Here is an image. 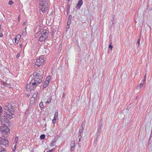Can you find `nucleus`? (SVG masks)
I'll list each match as a JSON object with an SVG mask.
<instances>
[{
  "instance_id": "obj_24",
  "label": "nucleus",
  "mask_w": 152,
  "mask_h": 152,
  "mask_svg": "<svg viewBox=\"0 0 152 152\" xmlns=\"http://www.w3.org/2000/svg\"><path fill=\"white\" fill-rule=\"evenodd\" d=\"M45 138V135L44 134H42L40 136V138L41 139H44Z\"/></svg>"
},
{
  "instance_id": "obj_46",
  "label": "nucleus",
  "mask_w": 152,
  "mask_h": 152,
  "mask_svg": "<svg viewBox=\"0 0 152 152\" xmlns=\"http://www.w3.org/2000/svg\"><path fill=\"white\" fill-rule=\"evenodd\" d=\"M39 33H36V35H37V34H38Z\"/></svg>"
},
{
  "instance_id": "obj_6",
  "label": "nucleus",
  "mask_w": 152,
  "mask_h": 152,
  "mask_svg": "<svg viewBox=\"0 0 152 152\" xmlns=\"http://www.w3.org/2000/svg\"><path fill=\"white\" fill-rule=\"evenodd\" d=\"M0 121L1 124L3 125V126H7L6 124L8 125H9L10 122L9 120L6 117L4 116H1Z\"/></svg>"
},
{
  "instance_id": "obj_18",
  "label": "nucleus",
  "mask_w": 152,
  "mask_h": 152,
  "mask_svg": "<svg viewBox=\"0 0 152 152\" xmlns=\"http://www.w3.org/2000/svg\"><path fill=\"white\" fill-rule=\"evenodd\" d=\"M51 80V77L50 76H48V77L46 78V80L45 81H47L49 82Z\"/></svg>"
},
{
  "instance_id": "obj_20",
  "label": "nucleus",
  "mask_w": 152,
  "mask_h": 152,
  "mask_svg": "<svg viewBox=\"0 0 152 152\" xmlns=\"http://www.w3.org/2000/svg\"><path fill=\"white\" fill-rule=\"evenodd\" d=\"M52 100V97H50L48 99L46 103H49L51 102Z\"/></svg>"
},
{
  "instance_id": "obj_22",
  "label": "nucleus",
  "mask_w": 152,
  "mask_h": 152,
  "mask_svg": "<svg viewBox=\"0 0 152 152\" xmlns=\"http://www.w3.org/2000/svg\"><path fill=\"white\" fill-rule=\"evenodd\" d=\"M140 38H141V35H140L138 39L137 40V44L139 45H140Z\"/></svg>"
},
{
  "instance_id": "obj_23",
  "label": "nucleus",
  "mask_w": 152,
  "mask_h": 152,
  "mask_svg": "<svg viewBox=\"0 0 152 152\" xmlns=\"http://www.w3.org/2000/svg\"><path fill=\"white\" fill-rule=\"evenodd\" d=\"M3 84L6 86H8L9 85V84L7 83L6 82H3Z\"/></svg>"
},
{
  "instance_id": "obj_25",
  "label": "nucleus",
  "mask_w": 152,
  "mask_h": 152,
  "mask_svg": "<svg viewBox=\"0 0 152 152\" xmlns=\"http://www.w3.org/2000/svg\"><path fill=\"white\" fill-rule=\"evenodd\" d=\"M15 144L16 145L18 142V137H16L15 138Z\"/></svg>"
},
{
  "instance_id": "obj_47",
  "label": "nucleus",
  "mask_w": 152,
  "mask_h": 152,
  "mask_svg": "<svg viewBox=\"0 0 152 152\" xmlns=\"http://www.w3.org/2000/svg\"><path fill=\"white\" fill-rule=\"evenodd\" d=\"M80 137H81V135H80Z\"/></svg>"
},
{
  "instance_id": "obj_36",
  "label": "nucleus",
  "mask_w": 152,
  "mask_h": 152,
  "mask_svg": "<svg viewBox=\"0 0 152 152\" xmlns=\"http://www.w3.org/2000/svg\"><path fill=\"white\" fill-rule=\"evenodd\" d=\"M143 85H144V84H143L140 83V84L139 85V87L140 88H142L143 86Z\"/></svg>"
},
{
  "instance_id": "obj_41",
  "label": "nucleus",
  "mask_w": 152,
  "mask_h": 152,
  "mask_svg": "<svg viewBox=\"0 0 152 152\" xmlns=\"http://www.w3.org/2000/svg\"><path fill=\"white\" fill-rule=\"evenodd\" d=\"M54 149V148L52 149L51 150H50V151H50V152H52V151H53V149Z\"/></svg>"
},
{
  "instance_id": "obj_37",
  "label": "nucleus",
  "mask_w": 152,
  "mask_h": 152,
  "mask_svg": "<svg viewBox=\"0 0 152 152\" xmlns=\"http://www.w3.org/2000/svg\"><path fill=\"white\" fill-rule=\"evenodd\" d=\"M20 15H19L18 18V21H19L20 20Z\"/></svg>"
},
{
  "instance_id": "obj_40",
  "label": "nucleus",
  "mask_w": 152,
  "mask_h": 152,
  "mask_svg": "<svg viewBox=\"0 0 152 152\" xmlns=\"http://www.w3.org/2000/svg\"><path fill=\"white\" fill-rule=\"evenodd\" d=\"M65 96L64 93L62 94V96L63 97H64Z\"/></svg>"
},
{
  "instance_id": "obj_32",
  "label": "nucleus",
  "mask_w": 152,
  "mask_h": 152,
  "mask_svg": "<svg viewBox=\"0 0 152 152\" xmlns=\"http://www.w3.org/2000/svg\"><path fill=\"white\" fill-rule=\"evenodd\" d=\"M13 3V2L12 1H10L9 2V4L11 5H12Z\"/></svg>"
},
{
  "instance_id": "obj_27",
  "label": "nucleus",
  "mask_w": 152,
  "mask_h": 152,
  "mask_svg": "<svg viewBox=\"0 0 152 152\" xmlns=\"http://www.w3.org/2000/svg\"><path fill=\"white\" fill-rule=\"evenodd\" d=\"M39 106L40 108H42L43 107V104L42 102H40L39 104Z\"/></svg>"
},
{
  "instance_id": "obj_5",
  "label": "nucleus",
  "mask_w": 152,
  "mask_h": 152,
  "mask_svg": "<svg viewBox=\"0 0 152 152\" xmlns=\"http://www.w3.org/2000/svg\"><path fill=\"white\" fill-rule=\"evenodd\" d=\"M45 59L44 57H39L38 58L36 59V61L35 62V64L38 66L44 64L45 62Z\"/></svg>"
},
{
  "instance_id": "obj_43",
  "label": "nucleus",
  "mask_w": 152,
  "mask_h": 152,
  "mask_svg": "<svg viewBox=\"0 0 152 152\" xmlns=\"http://www.w3.org/2000/svg\"><path fill=\"white\" fill-rule=\"evenodd\" d=\"M99 132H97V136H99Z\"/></svg>"
},
{
  "instance_id": "obj_1",
  "label": "nucleus",
  "mask_w": 152,
  "mask_h": 152,
  "mask_svg": "<svg viewBox=\"0 0 152 152\" xmlns=\"http://www.w3.org/2000/svg\"><path fill=\"white\" fill-rule=\"evenodd\" d=\"M42 71H39L35 72L31 75L29 78V82L26 86V89L28 91L30 90H34L37 85L42 81Z\"/></svg>"
},
{
  "instance_id": "obj_19",
  "label": "nucleus",
  "mask_w": 152,
  "mask_h": 152,
  "mask_svg": "<svg viewBox=\"0 0 152 152\" xmlns=\"http://www.w3.org/2000/svg\"><path fill=\"white\" fill-rule=\"evenodd\" d=\"M146 80V76H145L143 78V80L141 81V83H140L144 84L145 83Z\"/></svg>"
},
{
  "instance_id": "obj_12",
  "label": "nucleus",
  "mask_w": 152,
  "mask_h": 152,
  "mask_svg": "<svg viewBox=\"0 0 152 152\" xmlns=\"http://www.w3.org/2000/svg\"><path fill=\"white\" fill-rule=\"evenodd\" d=\"M58 116V112H56L55 113L54 117L53 119V123H55L54 121H56V118H57V117Z\"/></svg>"
},
{
  "instance_id": "obj_11",
  "label": "nucleus",
  "mask_w": 152,
  "mask_h": 152,
  "mask_svg": "<svg viewBox=\"0 0 152 152\" xmlns=\"http://www.w3.org/2000/svg\"><path fill=\"white\" fill-rule=\"evenodd\" d=\"M71 151H73L75 149V142L74 141H72L71 142Z\"/></svg>"
},
{
  "instance_id": "obj_31",
  "label": "nucleus",
  "mask_w": 152,
  "mask_h": 152,
  "mask_svg": "<svg viewBox=\"0 0 152 152\" xmlns=\"http://www.w3.org/2000/svg\"><path fill=\"white\" fill-rule=\"evenodd\" d=\"M2 107L0 106V116L1 115L2 113Z\"/></svg>"
},
{
  "instance_id": "obj_10",
  "label": "nucleus",
  "mask_w": 152,
  "mask_h": 152,
  "mask_svg": "<svg viewBox=\"0 0 152 152\" xmlns=\"http://www.w3.org/2000/svg\"><path fill=\"white\" fill-rule=\"evenodd\" d=\"M83 4L82 0H79L78 1L76 6V7L78 9H80Z\"/></svg>"
},
{
  "instance_id": "obj_26",
  "label": "nucleus",
  "mask_w": 152,
  "mask_h": 152,
  "mask_svg": "<svg viewBox=\"0 0 152 152\" xmlns=\"http://www.w3.org/2000/svg\"><path fill=\"white\" fill-rule=\"evenodd\" d=\"M83 127L81 126L79 129V133L80 134L81 133H82L83 132Z\"/></svg>"
},
{
  "instance_id": "obj_33",
  "label": "nucleus",
  "mask_w": 152,
  "mask_h": 152,
  "mask_svg": "<svg viewBox=\"0 0 152 152\" xmlns=\"http://www.w3.org/2000/svg\"><path fill=\"white\" fill-rule=\"evenodd\" d=\"M101 127H100V126L98 128V129H97V131L98 132H100V131H101Z\"/></svg>"
},
{
  "instance_id": "obj_45",
  "label": "nucleus",
  "mask_w": 152,
  "mask_h": 152,
  "mask_svg": "<svg viewBox=\"0 0 152 152\" xmlns=\"http://www.w3.org/2000/svg\"><path fill=\"white\" fill-rule=\"evenodd\" d=\"M50 152V151H47V152Z\"/></svg>"
},
{
  "instance_id": "obj_15",
  "label": "nucleus",
  "mask_w": 152,
  "mask_h": 152,
  "mask_svg": "<svg viewBox=\"0 0 152 152\" xmlns=\"http://www.w3.org/2000/svg\"><path fill=\"white\" fill-rule=\"evenodd\" d=\"M72 18L71 15H70L69 16V18L68 19V20L67 21V26H69L71 24V18Z\"/></svg>"
},
{
  "instance_id": "obj_48",
  "label": "nucleus",
  "mask_w": 152,
  "mask_h": 152,
  "mask_svg": "<svg viewBox=\"0 0 152 152\" xmlns=\"http://www.w3.org/2000/svg\"><path fill=\"white\" fill-rule=\"evenodd\" d=\"M69 0H68V1H69Z\"/></svg>"
},
{
  "instance_id": "obj_8",
  "label": "nucleus",
  "mask_w": 152,
  "mask_h": 152,
  "mask_svg": "<svg viewBox=\"0 0 152 152\" xmlns=\"http://www.w3.org/2000/svg\"><path fill=\"white\" fill-rule=\"evenodd\" d=\"M14 107L11 104L8 103L6 104L4 107V109L5 110L8 111L13 110L14 111Z\"/></svg>"
},
{
  "instance_id": "obj_28",
  "label": "nucleus",
  "mask_w": 152,
  "mask_h": 152,
  "mask_svg": "<svg viewBox=\"0 0 152 152\" xmlns=\"http://www.w3.org/2000/svg\"><path fill=\"white\" fill-rule=\"evenodd\" d=\"M21 37V35L20 34H18L15 37L16 38H17V39H20Z\"/></svg>"
},
{
  "instance_id": "obj_14",
  "label": "nucleus",
  "mask_w": 152,
  "mask_h": 152,
  "mask_svg": "<svg viewBox=\"0 0 152 152\" xmlns=\"http://www.w3.org/2000/svg\"><path fill=\"white\" fill-rule=\"evenodd\" d=\"M50 82H48L47 81H45L44 83V84L43 85V88H45L48 85Z\"/></svg>"
},
{
  "instance_id": "obj_3",
  "label": "nucleus",
  "mask_w": 152,
  "mask_h": 152,
  "mask_svg": "<svg viewBox=\"0 0 152 152\" xmlns=\"http://www.w3.org/2000/svg\"><path fill=\"white\" fill-rule=\"evenodd\" d=\"M0 132L1 136L4 137H7L10 133V129L7 126H0Z\"/></svg>"
},
{
  "instance_id": "obj_39",
  "label": "nucleus",
  "mask_w": 152,
  "mask_h": 152,
  "mask_svg": "<svg viewBox=\"0 0 152 152\" xmlns=\"http://www.w3.org/2000/svg\"><path fill=\"white\" fill-rule=\"evenodd\" d=\"M3 36V34L2 33H0V37H2Z\"/></svg>"
},
{
  "instance_id": "obj_9",
  "label": "nucleus",
  "mask_w": 152,
  "mask_h": 152,
  "mask_svg": "<svg viewBox=\"0 0 152 152\" xmlns=\"http://www.w3.org/2000/svg\"><path fill=\"white\" fill-rule=\"evenodd\" d=\"M7 113V116L10 119L13 118L12 115H14V111L13 110L8 111L7 112H5Z\"/></svg>"
},
{
  "instance_id": "obj_2",
  "label": "nucleus",
  "mask_w": 152,
  "mask_h": 152,
  "mask_svg": "<svg viewBox=\"0 0 152 152\" xmlns=\"http://www.w3.org/2000/svg\"><path fill=\"white\" fill-rule=\"evenodd\" d=\"M39 5V9L43 12H45L48 7V0H37Z\"/></svg>"
},
{
  "instance_id": "obj_44",
  "label": "nucleus",
  "mask_w": 152,
  "mask_h": 152,
  "mask_svg": "<svg viewBox=\"0 0 152 152\" xmlns=\"http://www.w3.org/2000/svg\"><path fill=\"white\" fill-rule=\"evenodd\" d=\"M20 47H21L22 46V44H20Z\"/></svg>"
},
{
  "instance_id": "obj_35",
  "label": "nucleus",
  "mask_w": 152,
  "mask_h": 152,
  "mask_svg": "<svg viewBox=\"0 0 152 152\" xmlns=\"http://www.w3.org/2000/svg\"><path fill=\"white\" fill-rule=\"evenodd\" d=\"M109 48H110L111 49V50H112V48H113V46L112 45H109Z\"/></svg>"
},
{
  "instance_id": "obj_29",
  "label": "nucleus",
  "mask_w": 152,
  "mask_h": 152,
  "mask_svg": "<svg viewBox=\"0 0 152 152\" xmlns=\"http://www.w3.org/2000/svg\"><path fill=\"white\" fill-rule=\"evenodd\" d=\"M19 39H17V38H15V42L16 44H18V43L19 41Z\"/></svg>"
},
{
  "instance_id": "obj_16",
  "label": "nucleus",
  "mask_w": 152,
  "mask_h": 152,
  "mask_svg": "<svg viewBox=\"0 0 152 152\" xmlns=\"http://www.w3.org/2000/svg\"><path fill=\"white\" fill-rule=\"evenodd\" d=\"M38 94V93L37 92L34 93L32 95V97L31 98V99L34 100V99L37 96Z\"/></svg>"
},
{
  "instance_id": "obj_38",
  "label": "nucleus",
  "mask_w": 152,
  "mask_h": 152,
  "mask_svg": "<svg viewBox=\"0 0 152 152\" xmlns=\"http://www.w3.org/2000/svg\"><path fill=\"white\" fill-rule=\"evenodd\" d=\"M20 56V54H18L16 56L17 58H18Z\"/></svg>"
},
{
  "instance_id": "obj_42",
  "label": "nucleus",
  "mask_w": 152,
  "mask_h": 152,
  "mask_svg": "<svg viewBox=\"0 0 152 152\" xmlns=\"http://www.w3.org/2000/svg\"><path fill=\"white\" fill-rule=\"evenodd\" d=\"M69 28V26H67V29Z\"/></svg>"
},
{
  "instance_id": "obj_13",
  "label": "nucleus",
  "mask_w": 152,
  "mask_h": 152,
  "mask_svg": "<svg viewBox=\"0 0 152 152\" xmlns=\"http://www.w3.org/2000/svg\"><path fill=\"white\" fill-rule=\"evenodd\" d=\"M56 140H53L51 142L50 146L51 147H53L56 145Z\"/></svg>"
},
{
  "instance_id": "obj_4",
  "label": "nucleus",
  "mask_w": 152,
  "mask_h": 152,
  "mask_svg": "<svg viewBox=\"0 0 152 152\" xmlns=\"http://www.w3.org/2000/svg\"><path fill=\"white\" fill-rule=\"evenodd\" d=\"M48 32L46 30L43 31L41 34V35L39 39V41L40 42L44 41L48 37Z\"/></svg>"
},
{
  "instance_id": "obj_17",
  "label": "nucleus",
  "mask_w": 152,
  "mask_h": 152,
  "mask_svg": "<svg viewBox=\"0 0 152 152\" xmlns=\"http://www.w3.org/2000/svg\"><path fill=\"white\" fill-rule=\"evenodd\" d=\"M6 150L0 145V152H5Z\"/></svg>"
},
{
  "instance_id": "obj_30",
  "label": "nucleus",
  "mask_w": 152,
  "mask_h": 152,
  "mask_svg": "<svg viewBox=\"0 0 152 152\" xmlns=\"http://www.w3.org/2000/svg\"><path fill=\"white\" fill-rule=\"evenodd\" d=\"M34 100H33V99H31V98L30 99V104H33L34 103Z\"/></svg>"
},
{
  "instance_id": "obj_34",
  "label": "nucleus",
  "mask_w": 152,
  "mask_h": 152,
  "mask_svg": "<svg viewBox=\"0 0 152 152\" xmlns=\"http://www.w3.org/2000/svg\"><path fill=\"white\" fill-rule=\"evenodd\" d=\"M16 145V144H15L14 146V148H13V151H15V150Z\"/></svg>"
},
{
  "instance_id": "obj_21",
  "label": "nucleus",
  "mask_w": 152,
  "mask_h": 152,
  "mask_svg": "<svg viewBox=\"0 0 152 152\" xmlns=\"http://www.w3.org/2000/svg\"><path fill=\"white\" fill-rule=\"evenodd\" d=\"M26 28H25L23 30L22 35L25 36L26 35Z\"/></svg>"
},
{
  "instance_id": "obj_7",
  "label": "nucleus",
  "mask_w": 152,
  "mask_h": 152,
  "mask_svg": "<svg viewBox=\"0 0 152 152\" xmlns=\"http://www.w3.org/2000/svg\"><path fill=\"white\" fill-rule=\"evenodd\" d=\"M0 143L1 145L7 147L9 145V142L8 140L6 139L0 137Z\"/></svg>"
}]
</instances>
